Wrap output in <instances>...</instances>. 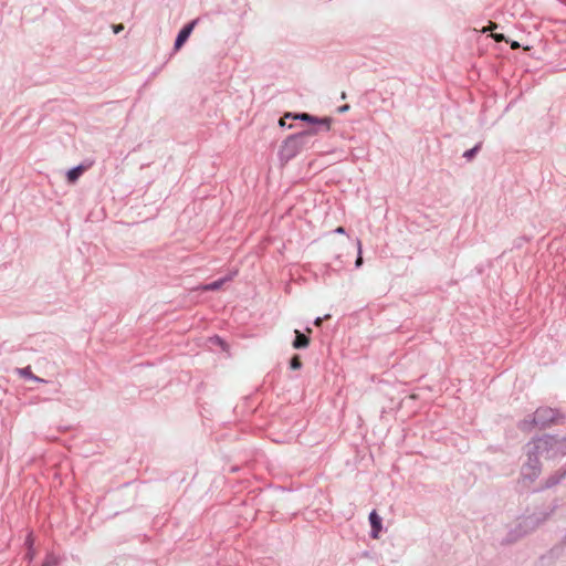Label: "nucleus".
<instances>
[{
	"label": "nucleus",
	"mask_w": 566,
	"mask_h": 566,
	"mask_svg": "<svg viewBox=\"0 0 566 566\" xmlns=\"http://www.w3.org/2000/svg\"><path fill=\"white\" fill-rule=\"evenodd\" d=\"M562 418L559 410L549 407H539L534 412L531 420L524 419L518 423V428L523 431L531 430L534 426L546 428L553 423L558 422Z\"/></svg>",
	"instance_id": "1"
},
{
	"label": "nucleus",
	"mask_w": 566,
	"mask_h": 566,
	"mask_svg": "<svg viewBox=\"0 0 566 566\" xmlns=\"http://www.w3.org/2000/svg\"><path fill=\"white\" fill-rule=\"evenodd\" d=\"M534 440L536 441V448L542 451V457L546 459L566 455V437L559 438L557 436L544 434Z\"/></svg>",
	"instance_id": "2"
},
{
	"label": "nucleus",
	"mask_w": 566,
	"mask_h": 566,
	"mask_svg": "<svg viewBox=\"0 0 566 566\" xmlns=\"http://www.w3.org/2000/svg\"><path fill=\"white\" fill-rule=\"evenodd\" d=\"M557 504H554L553 509L551 510V512L548 513H545L543 514L542 516H536V515H531V516H527V517H524L520 523H518V533H517V536H523L525 535L528 531L531 530H534L535 527H537L541 523H543L544 521H546L548 518V516L557 509Z\"/></svg>",
	"instance_id": "3"
},
{
	"label": "nucleus",
	"mask_w": 566,
	"mask_h": 566,
	"mask_svg": "<svg viewBox=\"0 0 566 566\" xmlns=\"http://www.w3.org/2000/svg\"><path fill=\"white\" fill-rule=\"evenodd\" d=\"M313 134H315L314 130H308V132L301 133V134H297V135H294V136H291L290 138H287L284 142L282 149H281L282 156L285 157L286 159L294 157L301 147L300 139L303 136L313 135Z\"/></svg>",
	"instance_id": "4"
},
{
	"label": "nucleus",
	"mask_w": 566,
	"mask_h": 566,
	"mask_svg": "<svg viewBox=\"0 0 566 566\" xmlns=\"http://www.w3.org/2000/svg\"><path fill=\"white\" fill-rule=\"evenodd\" d=\"M526 454L527 461L524 463L525 465L537 467L542 470V463L539 461V457L542 455V451L536 448V441L533 439L531 442L526 444Z\"/></svg>",
	"instance_id": "5"
},
{
	"label": "nucleus",
	"mask_w": 566,
	"mask_h": 566,
	"mask_svg": "<svg viewBox=\"0 0 566 566\" xmlns=\"http://www.w3.org/2000/svg\"><path fill=\"white\" fill-rule=\"evenodd\" d=\"M369 523H370V537L371 538H378L379 537V534L382 530V520L380 517V515L375 511L373 510L370 513H369Z\"/></svg>",
	"instance_id": "6"
},
{
	"label": "nucleus",
	"mask_w": 566,
	"mask_h": 566,
	"mask_svg": "<svg viewBox=\"0 0 566 566\" xmlns=\"http://www.w3.org/2000/svg\"><path fill=\"white\" fill-rule=\"evenodd\" d=\"M541 472V469H538L537 467L534 468L532 465L523 464L521 469V479L524 482H534L539 476Z\"/></svg>",
	"instance_id": "7"
},
{
	"label": "nucleus",
	"mask_w": 566,
	"mask_h": 566,
	"mask_svg": "<svg viewBox=\"0 0 566 566\" xmlns=\"http://www.w3.org/2000/svg\"><path fill=\"white\" fill-rule=\"evenodd\" d=\"M564 479H566V475L563 474V470L559 468L545 480L544 485L539 490L551 489L559 484Z\"/></svg>",
	"instance_id": "8"
},
{
	"label": "nucleus",
	"mask_w": 566,
	"mask_h": 566,
	"mask_svg": "<svg viewBox=\"0 0 566 566\" xmlns=\"http://www.w3.org/2000/svg\"><path fill=\"white\" fill-rule=\"evenodd\" d=\"M196 24V21L190 22L187 24L178 34L176 42H175V49L179 50L184 43L187 41L189 35L191 34L193 27Z\"/></svg>",
	"instance_id": "9"
},
{
	"label": "nucleus",
	"mask_w": 566,
	"mask_h": 566,
	"mask_svg": "<svg viewBox=\"0 0 566 566\" xmlns=\"http://www.w3.org/2000/svg\"><path fill=\"white\" fill-rule=\"evenodd\" d=\"M293 118L294 119L306 120V122H310V123L323 124L325 126L326 130H329V128H331V119L329 118L317 119V118L313 117L312 115H310L307 113H302V114L293 115Z\"/></svg>",
	"instance_id": "10"
},
{
	"label": "nucleus",
	"mask_w": 566,
	"mask_h": 566,
	"mask_svg": "<svg viewBox=\"0 0 566 566\" xmlns=\"http://www.w3.org/2000/svg\"><path fill=\"white\" fill-rule=\"evenodd\" d=\"M91 165L88 166H83V165H80L77 167H74L72 168L71 170H69L67 172V181L71 182V184H74L78 177L90 167Z\"/></svg>",
	"instance_id": "11"
},
{
	"label": "nucleus",
	"mask_w": 566,
	"mask_h": 566,
	"mask_svg": "<svg viewBox=\"0 0 566 566\" xmlns=\"http://www.w3.org/2000/svg\"><path fill=\"white\" fill-rule=\"evenodd\" d=\"M310 343V338L302 334L300 331H295V339L293 342V346L296 349L305 348Z\"/></svg>",
	"instance_id": "12"
},
{
	"label": "nucleus",
	"mask_w": 566,
	"mask_h": 566,
	"mask_svg": "<svg viewBox=\"0 0 566 566\" xmlns=\"http://www.w3.org/2000/svg\"><path fill=\"white\" fill-rule=\"evenodd\" d=\"M209 349L216 352H228V345L221 340L219 337H213L209 339Z\"/></svg>",
	"instance_id": "13"
},
{
	"label": "nucleus",
	"mask_w": 566,
	"mask_h": 566,
	"mask_svg": "<svg viewBox=\"0 0 566 566\" xmlns=\"http://www.w3.org/2000/svg\"><path fill=\"white\" fill-rule=\"evenodd\" d=\"M19 374L21 376H23L24 378H28V379H31V380H34V381H39V382H45L44 379L42 378H39L38 376H34L30 369V367H24V368H19L18 369Z\"/></svg>",
	"instance_id": "14"
},
{
	"label": "nucleus",
	"mask_w": 566,
	"mask_h": 566,
	"mask_svg": "<svg viewBox=\"0 0 566 566\" xmlns=\"http://www.w3.org/2000/svg\"><path fill=\"white\" fill-rule=\"evenodd\" d=\"M228 281V279H221V280H218V281H214L210 284H207L202 287L203 291H216V290H219L226 282Z\"/></svg>",
	"instance_id": "15"
},
{
	"label": "nucleus",
	"mask_w": 566,
	"mask_h": 566,
	"mask_svg": "<svg viewBox=\"0 0 566 566\" xmlns=\"http://www.w3.org/2000/svg\"><path fill=\"white\" fill-rule=\"evenodd\" d=\"M60 563V559L54 554H48L45 559L43 560L42 566H57Z\"/></svg>",
	"instance_id": "16"
},
{
	"label": "nucleus",
	"mask_w": 566,
	"mask_h": 566,
	"mask_svg": "<svg viewBox=\"0 0 566 566\" xmlns=\"http://www.w3.org/2000/svg\"><path fill=\"white\" fill-rule=\"evenodd\" d=\"M302 366V363L300 360V356H293L291 359H290V368L291 369H300Z\"/></svg>",
	"instance_id": "17"
},
{
	"label": "nucleus",
	"mask_w": 566,
	"mask_h": 566,
	"mask_svg": "<svg viewBox=\"0 0 566 566\" xmlns=\"http://www.w3.org/2000/svg\"><path fill=\"white\" fill-rule=\"evenodd\" d=\"M357 248H358V258L356 260V266H360L363 264L361 242H360V240H357Z\"/></svg>",
	"instance_id": "18"
},
{
	"label": "nucleus",
	"mask_w": 566,
	"mask_h": 566,
	"mask_svg": "<svg viewBox=\"0 0 566 566\" xmlns=\"http://www.w3.org/2000/svg\"><path fill=\"white\" fill-rule=\"evenodd\" d=\"M479 148H480V145H476L472 149L467 150L463 156L468 159H471L474 156V154L479 150Z\"/></svg>",
	"instance_id": "19"
},
{
	"label": "nucleus",
	"mask_w": 566,
	"mask_h": 566,
	"mask_svg": "<svg viewBox=\"0 0 566 566\" xmlns=\"http://www.w3.org/2000/svg\"><path fill=\"white\" fill-rule=\"evenodd\" d=\"M492 38H493L496 42L505 41V36H504L502 33H493V34H492Z\"/></svg>",
	"instance_id": "20"
},
{
	"label": "nucleus",
	"mask_w": 566,
	"mask_h": 566,
	"mask_svg": "<svg viewBox=\"0 0 566 566\" xmlns=\"http://www.w3.org/2000/svg\"><path fill=\"white\" fill-rule=\"evenodd\" d=\"M289 117H292V118H293V115H292L291 113H286V114L284 115V117L280 118V120H279V125H280V126H282V127H283V126H285V118H289Z\"/></svg>",
	"instance_id": "21"
},
{
	"label": "nucleus",
	"mask_w": 566,
	"mask_h": 566,
	"mask_svg": "<svg viewBox=\"0 0 566 566\" xmlns=\"http://www.w3.org/2000/svg\"><path fill=\"white\" fill-rule=\"evenodd\" d=\"M497 28V24L494 22H490V25L488 28H484L482 32H486L488 30H494Z\"/></svg>",
	"instance_id": "22"
},
{
	"label": "nucleus",
	"mask_w": 566,
	"mask_h": 566,
	"mask_svg": "<svg viewBox=\"0 0 566 566\" xmlns=\"http://www.w3.org/2000/svg\"><path fill=\"white\" fill-rule=\"evenodd\" d=\"M113 29H114L115 33H119L124 29V25L123 24H116V25L113 27Z\"/></svg>",
	"instance_id": "23"
},
{
	"label": "nucleus",
	"mask_w": 566,
	"mask_h": 566,
	"mask_svg": "<svg viewBox=\"0 0 566 566\" xmlns=\"http://www.w3.org/2000/svg\"><path fill=\"white\" fill-rule=\"evenodd\" d=\"M322 322H323V318H322V317H317V318L315 319L314 324H315L316 326H321V325H322Z\"/></svg>",
	"instance_id": "24"
},
{
	"label": "nucleus",
	"mask_w": 566,
	"mask_h": 566,
	"mask_svg": "<svg viewBox=\"0 0 566 566\" xmlns=\"http://www.w3.org/2000/svg\"><path fill=\"white\" fill-rule=\"evenodd\" d=\"M27 558H28L29 560H32V558H33V552L31 551V548L29 549V552H28V554H27Z\"/></svg>",
	"instance_id": "25"
},
{
	"label": "nucleus",
	"mask_w": 566,
	"mask_h": 566,
	"mask_svg": "<svg viewBox=\"0 0 566 566\" xmlns=\"http://www.w3.org/2000/svg\"><path fill=\"white\" fill-rule=\"evenodd\" d=\"M335 232L343 234L345 233V229L343 227H338L336 228Z\"/></svg>",
	"instance_id": "26"
},
{
	"label": "nucleus",
	"mask_w": 566,
	"mask_h": 566,
	"mask_svg": "<svg viewBox=\"0 0 566 566\" xmlns=\"http://www.w3.org/2000/svg\"><path fill=\"white\" fill-rule=\"evenodd\" d=\"M511 48H512V49H517V48H520L518 42L513 41V42H512V44H511Z\"/></svg>",
	"instance_id": "27"
},
{
	"label": "nucleus",
	"mask_w": 566,
	"mask_h": 566,
	"mask_svg": "<svg viewBox=\"0 0 566 566\" xmlns=\"http://www.w3.org/2000/svg\"><path fill=\"white\" fill-rule=\"evenodd\" d=\"M560 469L563 470V474L566 475V463L563 467H560Z\"/></svg>",
	"instance_id": "28"
},
{
	"label": "nucleus",
	"mask_w": 566,
	"mask_h": 566,
	"mask_svg": "<svg viewBox=\"0 0 566 566\" xmlns=\"http://www.w3.org/2000/svg\"><path fill=\"white\" fill-rule=\"evenodd\" d=\"M516 537H512V533L510 534V538L507 539V542H512L513 539H515Z\"/></svg>",
	"instance_id": "29"
},
{
	"label": "nucleus",
	"mask_w": 566,
	"mask_h": 566,
	"mask_svg": "<svg viewBox=\"0 0 566 566\" xmlns=\"http://www.w3.org/2000/svg\"><path fill=\"white\" fill-rule=\"evenodd\" d=\"M27 544L31 545V538L29 536L27 537Z\"/></svg>",
	"instance_id": "30"
}]
</instances>
